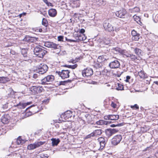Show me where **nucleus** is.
Instances as JSON below:
<instances>
[{"label":"nucleus","mask_w":158,"mask_h":158,"mask_svg":"<svg viewBox=\"0 0 158 158\" xmlns=\"http://www.w3.org/2000/svg\"><path fill=\"white\" fill-rule=\"evenodd\" d=\"M111 21L110 19L106 20L104 21L103 26L105 30L109 32L112 31L113 32H114V31H118V28L116 29L114 28L110 23Z\"/></svg>","instance_id":"1"},{"label":"nucleus","mask_w":158,"mask_h":158,"mask_svg":"<svg viewBox=\"0 0 158 158\" xmlns=\"http://www.w3.org/2000/svg\"><path fill=\"white\" fill-rule=\"evenodd\" d=\"M34 52L35 55L40 58L43 57L47 52V51L44 49L37 46L34 49Z\"/></svg>","instance_id":"2"},{"label":"nucleus","mask_w":158,"mask_h":158,"mask_svg":"<svg viewBox=\"0 0 158 158\" xmlns=\"http://www.w3.org/2000/svg\"><path fill=\"white\" fill-rule=\"evenodd\" d=\"M48 69V67L46 64H41L40 65L37 66L36 72L40 74H43L47 72Z\"/></svg>","instance_id":"3"},{"label":"nucleus","mask_w":158,"mask_h":158,"mask_svg":"<svg viewBox=\"0 0 158 158\" xmlns=\"http://www.w3.org/2000/svg\"><path fill=\"white\" fill-rule=\"evenodd\" d=\"M54 76L52 75H49L45 77L41 80V84L42 85H46L50 84V82L53 81Z\"/></svg>","instance_id":"4"},{"label":"nucleus","mask_w":158,"mask_h":158,"mask_svg":"<svg viewBox=\"0 0 158 158\" xmlns=\"http://www.w3.org/2000/svg\"><path fill=\"white\" fill-rule=\"evenodd\" d=\"M69 71L68 70H62L61 72L59 71L56 72V73L62 79L69 77Z\"/></svg>","instance_id":"5"},{"label":"nucleus","mask_w":158,"mask_h":158,"mask_svg":"<svg viewBox=\"0 0 158 158\" xmlns=\"http://www.w3.org/2000/svg\"><path fill=\"white\" fill-rule=\"evenodd\" d=\"M44 143L45 142L40 141L33 144H30L28 145L27 148L29 150H33L43 145Z\"/></svg>","instance_id":"6"},{"label":"nucleus","mask_w":158,"mask_h":158,"mask_svg":"<svg viewBox=\"0 0 158 158\" xmlns=\"http://www.w3.org/2000/svg\"><path fill=\"white\" fill-rule=\"evenodd\" d=\"M115 14L117 17L120 18H124L127 16V11L125 9L116 11Z\"/></svg>","instance_id":"7"},{"label":"nucleus","mask_w":158,"mask_h":158,"mask_svg":"<svg viewBox=\"0 0 158 158\" xmlns=\"http://www.w3.org/2000/svg\"><path fill=\"white\" fill-rule=\"evenodd\" d=\"M82 75L84 77H88L91 76L93 73L92 69L90 68H87L85 69L82 71Z\"/></svg>","instance_id":"8"},{"label":"nucleus","mask_w":158,"mask_h":158,"mask_svg":"<svg viewBox=\"0 0 158 158\" xmlns=\"http://www.w3.org/2000/svg\"><path fill=\"white\" fill-rule=\"evenodd\" d=\"M31 90L35 94H36L41 93L44 89L42 87L39 86H33L30 88Z\"/></svg>","instance_id":"9"},{"label":"nucleus","mask_w":158,"mask_h":158,"mask_svg":"<svg viewBox=\"0 0 158 158\" xmlns=\"http://www.w3.org/2000/svg\"><path fill=\"white\" fill-rule=\"evenodd\" d=\"M122 139V136L121 135H117L112 139V143L114 145H117L120 143Z\"/></svg>","instance_id":"10"},{"label":"nucleus","mask_w":158,"mask_h":158,"mask_svg":"<svg viewBox=\"0 0 158 158\" xmlns=\"http://www.w3.org/2000/svg\"><path fill=\"white\" fill-rule=\"evenodd\" d=\"M118 131V130L115 129H108L105 130V133L106 136L108 137H109Z\"/></svg>","instance_id":"11"},{"label":"nucleus","mask_w":158,"mask_h":158,"mask_svg":"<svg viewBox=\"0 0 158 158\" xmlns=\"http://www.w3.org/2000/svg\"><path fill=\"white\" fill-rule=\"evenodd\" d=\"M44 46L48 48H53L54 49L59 48L60 47L58 44H57L51 42H46L44 43Z\"/></svg>","instance_id":"12"},{"label":"nucleus","mask_w":158,"mask_h":158,"mask_svg":"<svg viewBox=\"0 0 158 158\" xmlns=\"http://www.w3.org/2000/svg\"><path fill=\"white\" fill-rule=\"evenodd\" d=\"M109 66L111 69H116L120 66V64L118 60H115L110 62Z\"/></svg>","instance_id":"13"},{"label":"nucleus","mask_w":158,"mask_h":158,"mask_svg":"<svg viewBox=\"0 0 158 158\" xmlns=\"http://www.w3.org/2000/svg\"><path fill=\"white\" fill-rule=\"evenodd\" d=\"M100 145V148L102 149L106 143V139L103 137H101L98 139Z\"/></svg>","instance_id":"14"},{"label":"nucleus","mask_w":158,"mask_h":158,"mask_svg":"<svg viewBox=\"0 0 158 158\" xmlns=\"http://www.w3.org/2000/svg\"><path fill=\"white\" fill-rule=\"evenodd\" d=\"M72 112L70 110H68L64 113V114L62 115L61 116H63L64 118L65 119H68L70 118L72 116Z\"/></svg>","instance_id":"15"},{"label":"nucleus","mask_w":158,"mask_h":158,"mask_svg":"<svg viewBox=\"0 0 158 158\" xmlns=\"http://www.w3.org/2000/svg\"><path fill=\"white\" fill-rule=\"evenodd\" d=\"M49 15L52 17H55L57 14V11L54 9H51L48 11Z\"/></svg>","instance_id":"16"},{"label":"nucleus","mask_w":158,"mask_h":158,"mask_svg":"<svg viewBox=\"0 0 158 158\" xmlns=\"http://www.w3.org/2000/svg\"><path fill=\"white\" fill-rule=\"evenodd\" d=\"M95 4L98 7H102L106 4L105 2L103 0H96Z\"/></svg>","instance_id":"17"},{"label":"nucleus","mask_w":158,"mask_h":158,"mask_svg":"<svg viewBox=\"0 0 158 158\" xmlns=\"http://www.w3.org/2000/svg\"><path fill=\"white\" fill-rule=\"evenodd\" d=\"M21 53L24 57V60L27 61L29 60V57L27 56V50L25 48H22L21 50Z\"/></svg>","instance_id":"18"},{"label":"nucleus","mask_w":158,"mask_h":158,"mask_svg":"<svg viewBox=\"0 0 158 158\" xmlns=\"http://www.w3.org/2000/svg\"><path fill=\"white\" fill-rule=\"evenodd\" d=\"M86 121L87 123L90 124H93L92 123L93 119L90 114H86L85 116Z\"/></svg>","instance_id":"19"},{"label":"nucleus","mask_w":158,"mask_h":158,"mask_svg":"<svg viewBox=\"0 0 158 158\" xmlns=\"http://www.w3.org/2000/svg\"><path fill=\"white\" fill-rule=\"evenodd\" d=\"M110 122L102 120H99L96 122V123L98 125H107L109 124Z\"/></svg>","instance_id":"20"},{"label":"nucleus","mask_w":158,"mask_h":158,"mask_svg":"<svg viewBox=\"0 0 158 158\" xmlns=\"http://www.w3.org/2000/svg\"><path fill=\"white\" fill-rule=\"evenodd\" d=\"M2 122L4 124H6L8 123L9 120L8 118V116L7 115H4L2 116L1 118Z\"/></svg>","instance_id":"21"},{"label":"nucleus","mask_w":158,"mask_h":158,"mask_svg":"<svg viewBox=\"0 0 158 158\" xmlns=\"http://www.w3.org/2000/svg\"><path fill=\"white\" fill-rule=\"evenodd\" d=\"M103 131L102 129H98L95 130L93 132L94 136L101 135Z\"/></svg>","instance_id":"22"},{"label":"nucleus","mask_w":158,"mask_h":158,"mask_svg":"<svg viewBox=\"0 0 158 158\" xmlns=\"http://www.w3.org/2000/svg\"><path fill=\"white\" fill-rule=\"evenodd\" d=\"M52 141V146H56L59 143L60 140L59 139L52 138L51 139Z\"/></svg>","instance_id":"23"},{"label":"nucleus","mask_w":158,"mask_h":158,"mask_svg":"<svg viewBox=\"0 0 158 158\" xmlns=\"http://www.w3.org/2000/svg\"><path fill=\"white\" fill-rule=\"evenodd\" d=\"M25 143V141L22 139L21 137L19 136L17 139L16 143L18 145L22 144Z\"/></svg>","instance_id":"24"},{"label":"nucleus","mask_w":158,"mask_h":158,"mask_svg":"<svg viewBox=\"0 0 158 158\" xmlns=\"http://www.w3.org/2000/svg\"><path fill=\"white\" fill-rule=\"evenodd\" d=\"M110 120H117L119 118L118 115H110Z\"/></svg>","instance_id":"25"},{"label":"nucleus","mask_w":158,"mask_h":158,"mask_svg":"<svg viewBox=\"0 0 158 158\" xmlns=\"http://www.w3.org/2000/svg\"><path fill=\"white\" fill-rule=\"evenodd\" d=\"M134 52L135 53L139 56L141 55V53L142 52V50L139 48H136L134 49Z\"/></svg>","instance_id":"26"},{"label":"nucleus","mask_w":158,"mask_h":158,"mask_svg":"<svg viewBox=\"0 0 158 158\" xmlns=\"http://www.w3.org/2000/svg\"><path fill=\"white\" fill-rule=\"evenodd\" d=\"M34 107V108L32 109V110H33V113H36V112H38V107L37 106H35V105H32L28 107V108H30V107Z\"/></svg>","instance_id":"27"},{"label":"nucleus","mask_w":158,"mask_h":158,"mask_svg":"<svg viewBox=\"0 0 158 158\" xmlns=\"http://www.w3.org/2000/svg\"><path fill=\"white\" fill-rule=\"evenodd\" d=\"M138 73L140 78H145V76L143 71L141 70L140 72H138Z\"/></svg>","instance_id":"28"},{"label":"nucleus","mask_w":158,"mask_h":158,"mask_svg":"<svg viewBox=\"0 0 158 158\" xmlns=\"http://www.w3.org/2000/svg\"><path fill=\"white\" fill-rule=\"evenodd\" d=\"M42 24L45 27H47L48 24V22L47 20L45 18H43L42 19Z\"/></svg>","instance_id":"29"},{"label":"nucleus","mask_w":158,"mask_h":158,"mask_svg":"<svg viewBox=\"0 0 158 158\" xmlns=\"http://www.w3.org/2000/svg\"><path fill=\"white\" fill-rule=\"evenodd\" d=\"M19 108L23 109L26 106V104L25 103H21L20 102L17 105Z\"/></svg>","instance_id":"30"},{"label":"nucleus","mask_w":158,"mask_h":158,"mask_svg":"<svg viewBox=\"0 0 158 158\" xmlns=\"http://www.w3.org/2000/svg\"><path fill=\"white\" fill-rule=\"evenodd\" d=\"M139 39V34L137 35L132 37V40L134 41H138Z\"/></svg>","instance_id":"31"},{"label":"nucleus","mask_w":158,"mask_h":158,"mask_svg":"<svg viewBox=\"0 0 158 158\" xmlns=\"http://www.w3.org/2000/svg\"><path fill=\"white\" fill-rule=\"evenodd\" d=\"M130 58L132 60H134L135 59H137V56H136L135 55L131 54L130 56Z\"/></svg>","instance_id":"32"},{"label":"nucleus","mask_w":158,"mask_h":158,"mask_svg":"<svg viewBox=\"0 0 158 158\" xmlns=\"http://www.w3.org/2000/svg\"><path fill=\"white\" fill-rule=\"evenodd\" d=\"M122 54L127 57H129L131 54L129 53L123 51L122 52Z\"/></svg>","instance_id":"33"},{"label":"nucleus","mask_w":158,"mask_h":158,"mask_svg":"<svg viewBox=\"0 0 158 158\" xmlns=\"http://www.w3.org/2000/svg\"><path fill=\"white\" fill-rule=\"evenodd\" d=\"M31 38V36L27 35L23 39V40L25 41H27L30 42Z\"/></svg>","instance_id":"34"},{"label":"nucleus","mask_w":158,"mask_h":158,"mask_svg":"<svg viewBox=\"0 0 158 158\" xmlns=\"http://www.w3.org/2000/svg\"><path fill=\"white\" fill-rule=\"evenodd\" d=\"M123 124L122 123L118 124H116V125L114 124H112V125H110V126L111 127H121V126H123Z\"/></svg>","instance_id":"35"},{"label":"nucleus","mask_w":158,"mask_h":158,"mask_svg":"<svg viewBox=\"0 0 158 158\" xmlns=\"http://www.w3.org/2000/svg\"><path fill=\"white\" fill-rule=\"evenodd\" d=\"M6 81V78L4 77H0V83H4Z\"/></svg>","instance_id":"36"},{"label":"nucleus","mask_w":158,"mask_h":158,"mask_svg":"<svg viewBox=\"0 0 158 158\" xmlns=\"http://www.w3.org/2000/svg\"><path fill=\"white\" fill-rule=\"evenodd\" d=\"M36 158H48L47 156H45L44 154H42L40 155L37 156Z\"/></svg>","instance_id":"37"},{"label":"nucleus","mask_w":158,"mask_h":158,"mask_svg":"<svg viewBox=\"0 0 158 158\" xmlns=\"http://www.w3.org/2000/svg\"><path fill=\"white\" fill-rule=\"evenodd\" d=\"M118 87L117 88V89L118 90H122L123 89V85L121 84H118Z\"/></svg>","instance_id":"38"},{"label":"nucleus","mask_w":158,"mask_h":158,"mask_svg":"<svg viewBox=\"0 0 158 158\" xmlns=\"http://www.w3.org/2000/svg\"><path fill=\"white\" fill-rule=\"evenodd\" d=\"M133 18L136 21V22H138V21H139L140 20V18L139 16H137L136 15H134L133 16Z\"/></svg>","instance_id":"39"},{"label":"nucleus","mask_w":158,"mask_h":158,"mask_svg":"<svg viewBox=\"0 0 158 158\" xmlns=\"http://www.w3.org/2000/svg\"><path fill=\"white\" fill-rule=\"evenodd\" d=\"M139 9L138 7H135L133 9L132 12H138L139 11Z\"/></svg>","instance_id":"40"},{"label":"nucleus","mask_w":158,"mask_h":158,"mask_svg":"<svg viewBox=\"0 0 158 158\" xmlns=\"http://www.w3.org/2000/svg\"><path fill=\"white\" fill-rule=\"evenodd\" d=\"M131 107L134 109H138L139 108L137 104H135L134 106H131Z\"/></svg>","instance_id":"41"},{"label":"nucleus","mask_w":158,"mask_h":158,"mask_svg":"<svg viewBox=\"0 0 158 158\" xmlns=\"http://www.w3.org/2000/svg\"><path fill=\"white\" fill-rule=\"evenodd\" d=\"M138 34L135 31L133 30L132 31L131 35H132V37L135 36Z\"/></svg>","instance_id":"42"},{"label":"nucleus","mask_w":158,"mask_h":158,"mask_svg":"<svg viewBox=\"0 0 158 158\" xmlns=\"http://www.w3.org/2000/svg\"><path fill=\"white\" fill-rule=\"evenodd\" d=\"M93 136H94L92 132V133H91L90 134L87 135L85 137V138L86 139H88V138H90L91 137H93Z\"/></svg>","instance_id":"43"},{"label":"nucleus","mask_w":158,"mask_h":158,"mask_svg":"<svg viewBox=\"0 0 158 158\" xmlns=\"http://www.w3.org/2000/svg\"><path fill=\"white\" fill-rule=\"evenodd\" d=\"M58 40L59 41H63L64 36H59L58 37Z\"/></svg>","instance_id":"44"},{"label":"nucleus","mask_w":158,"mask_h":158,"mask_svg":"<svg viewBox=\"0 0 158 158\" xmlns=\"http://www.w3.org/2000/svg\"><path fill=\"white\" fill-rule=\"evenodd\" d=\"M36 40V38L31 37V38L30 39V42L33 43L35 40Z\"/></svg>","instance_id":"45"},{"label":"nucleus","mask_w":158,"mask_h":158,"mask_svg":"<svg viewBox=\"0 0 158 158\" xmlns=\"http://www.w3.org/2000/svg\"><path fill=\"white\" fill-rule=\"evenodd\" d=\"M110 115H106L104 116V119L106 120H110Z\"/></svg>","instance_id":"46"},{"label":"nucleus","mask_w":158,"mask_h":158,"mask_svg":"<svg viewBox=\"0 0 158 158\" xmlns=\"http://www.w3.org/2000/svg\"><path fill=\"white\" fill-rule=\"evenodd\" d=\"M116 104L114 102H112L111 104V106L112 107H113L114 108H116Z\"/></svg>","instance_id":"47"},{"label":"nucleus","mask_w":158,"mask_h":158,"mask_svg":"<svg viewBox=\"0 0 158 158\" xmlns=\"http://www.w3.org/2000/svg\"><path fill=\"white\" fill-rule=\"evenodd\" d=\"M77 66V64H75L73 65H71V69H74L76 68Z\"/></svg>","instance_id":"48"},{"label":"nucleus","mask_w":158,"mask_h":158,"mask_svg":"<svg viewBox=\"0 0 158 158\" xmlns=\"http://www.w3.org/2000/svg\"><path fill=\"white\" fill-rule=\"evenodd\" d=\"M66 40L67 41H69L70 42H76L77 41L75 40H70L67 39L66 37Z\"/></svg>","instance_id":"49"},{"label":"nucleus","mask_w":158,"mask_h":158,"mask_svg":"<svg viewBox=\"0 0 158 158\" xmlns=\"http://www.w3.org/2000/svg\"><path fill=\"white\" fill-rule=\"evenodd\" d=\"M131 78V77L130 76H127L126 77V79L125 80L126 82H128L129 80Z\"/></svg>","instance_id":"50"},{"label":"nucleus","mask_w":158,"mask_h":158,"mask_svg":"<svg viewBox=\"0 0 158 158\" xmlns=\"http://www.w3.org/2000/svg\"><path fill=\"white\" fill-rule=\"evenodd\" d=\"M31 113H32L31 112H27L26 114V116H27V117L31 115Z\"/></svg>","instance_id":"51"},{"label":"nucleus","mask_w":158,"mask_h":158,"mask_svg":"<svg viewBox=\"0 0 158 158\" xmlns=\"http://www.w3.org/2000/svg\"><path fill=\"white\" fill-rule=\"evenodd\" d=\"M38 76V74H34L33 76V77L35 79Z\"/></svg>","instance_id":"52"},{"label":"nucleus","mask_w":158,"mask_h":158,"mask_svg":"<svg viewBox=\"0 0 158 158\" xmlns=\"http://www.w3.org/2000/svg\"><path fill=\"white\" fill-rule=\"evenodd\" d=\"M8 103L5 104V105H3V108L4 109H6L8 107Z\"/></svg>","instance_id":"53"},{"label":"nucleus","mask_w":158,"mask_h":158,"mask_svg":"<svg viewBox=\"0 0 158 158\" xmlns=\"http://www.w3.org/2000/svg\"><path fill=\"white\" fill-rule=\"evenodd\" d=\"M85 32V30L83 29H81L80 30V33L81 34H83Z\"/></svg>","instance_id":"54"},{"label":"nucleus","mask_w":158,"mask_h":158,"mask_svg":"<svg viewBox=\"0 0 158 158\" xmlns=\"http://www.w3.org/2000/svg\"><path fill=\"white\" fill-rule=\"evenodd\" d=\"M43 1L46 4H51V3L49 2H48V0H43Z\"/></svg>","instance_id":"55"},{"label":"nucleus","mask_w":158,"mask_h":158,"mask_svg":"<svg viewBox=\"0 0 158 158\" xmlns=\"http://www.w3.org/2000/svg\"><path fill=\"white\" fill-rule=\"evenodd\" d=\"M48 100H49V99H45V100H44L43 101V102L44 103H46V102H47V103L48 102Z\"/></svg>","instance_id":"56"},{"label":"nucleus","mask_w":158,"mask_h":158,"mask_svg":"<svg viewBox=\"0 0 158 158\" xmlns=\"http://www.w3.org/2000/svg\"><path fill=\"white\" fill-rule=\"evenodd\" d=\"M104 44H109V41H106V42L104 40Z\"/></svg>","instance_id":"57"},{"label":"nucleus","mask_w":158,"mask_h":158,"mask_svg":"<svg viewBox=\"0 0 158 158\" xmlns=\"http://www.w3.org/2000/svg\"><path fill=\"white\" fill-rule=\"evenodd\" d=\"M102 56H100L98 57V60L102 59Z\"/></svg>","instance_id":"58"},{"label":"nucleus","mask_w":158,"mask_h":158,"mask_svg":"<svg viewBox=\"0 0 158 158\" xmlns=\"http://www.w3.org/2000/svg\"><path fill=\"white\" fill-rule=\"evenodd\" d=\"M86 39V37H85V36L84 37H83L82 38V40H84Z\"/></svg>","instance_id":"59"},{"label":"nucleus","mask_w":158,"mask_h":158,"mask_svg":"<svg viewBox=\"0 0 158 158\" xmlns=\"http://www.w3.org/2000/svg\"><path fill=\"white\" fill-rule=\"evenodd\" d=\"M31 103V102H27V103H25L26 104V106H27V105H30Z\"/></svg>","instance_id":"60"},{"label":"nucleus","mask_w":158,"mask_h":158,"mask_svg":"<svg viewBox=\"0 0 158 158\" xmlns=\"http://www.w3.org/2000/svg\"><path fill=\"white\" fill-rule=\"evenodd\" d=\"M158 86V81H156L154 82Z\"/></svg>","instance_id":"61"},{"label":"nucleus","mask_w":158,"mask_h":158,"mask_svg":"<svg viewBox=\"0 0 158 158\" xmlns=\"http://www.w3.org/2000/svg\"><path fill=\"white\" fill-rule=\"evenodd\" d=\"M71 65H68L67 66V67L69 68H71Z\"/></svg>","instance_id":"62"},{"label":"nucleus","mask_w":158,"mask_h":158,"mask_svg":"<svg viewBox=\"0 0 158 158\" xmlns=\"http://www.w3.org/2000/svg\"><path fill=\"white\" fill-rule=\"evenodd\" d=\"M156 156L157 157H158V151H157V152L156 153Z\"/></svg>","instance_id":"63"},{"label":"nucleus","mask_w":158,"mask_h":158,"mask_svg":"<svg viewBox=\"0 0 158 158\" xmlns=\"http://www.w3.org/2000/svg\"><path fill=\"white\" fill-rule=\"evenodd\" d=\"M20 158H27V157H26L24 156H21Z\"/></svg>","instance_id":"64"}]
</instances>
